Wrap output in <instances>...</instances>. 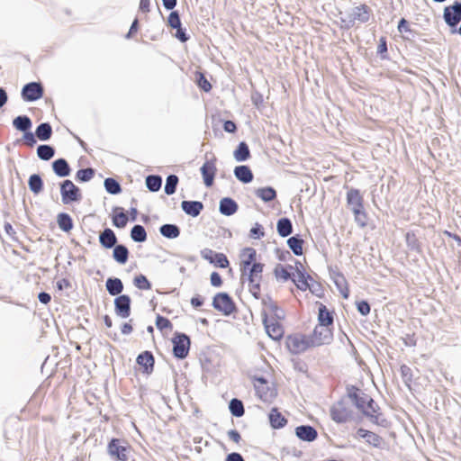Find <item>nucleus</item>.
Returning a JSON list of instances; mask_svg holds the SVG:
<instances>
[{"label": "nucleus", "mask_w": 461, "mask_h": 461, "mask_svg": "<svg viewBox=\"0 0 461 461\" xmlns=\"http://www.w3.org/2000/svg\"><path fill=\"white\" fill-rule=\"evenodd\" d=\"M331 419L337 423H346L355 419V412L349 399L342 398L330 408Z\"/></svg>", "instance_id": "nucleus-1"}, {"label": "nucleus", "mask_w": 461, "mask_h": 461, "mask_svg": "<svg viewBox=\"0 0 461 461\" xmlns=\"http://www.w3.org/2000/svg\"><path fill=\"white\" fill-rule=\"evenodd\" d=\"M371 9L366 5H360L354 7L349 13L340 14L341 27L349 29L354 26L357 21L361 23L368 22L370 18Z\"/></svg>", "instance_id": "nucleus-2"}, {"label": "nucleus", "mask_w": 461, "mask_h": 461, "mask_svg": "<svg viewBox=\"0 0 461 461\" xmlns=\"http://www.w3.org/2000/svg\"><path fill=\"white\" fill-rule=\"evenodd\" d=\"M263 268L264 264L254 263L251 267H249L247 275L243 278H247L249 282V292L256 299L260 297V282L262 280Z\"/></svg>", "instance_id": "nucleus-3"}, {"label": "nucleus", "mask_w": 461, "mask_h": 461, "mask_svg": "<svg viewBox=\"0 0 461 461\" xmlns=\"http://www.w3.org/2000/svg\"><path fill=\"white\" fill-rule=\"evenodd\" d=\"M131 446L121 438H112L107 445V453L116 461H128Z\"/></svg>", "instance_id": "nucleus-4"}, {"label": "nucleus", "mask_w": 461, "mask_h": 461, "mask_svg": "<svg viewBox=\"0 0 461 461\" xmlns=\"http://www.w3.org/2000/svg\"><path fill=\"white\" fill-rule=\"evenodd\" d=\"M173 355L178 359H184L188 356L191 340L185 333H176L172 339Z\"/></svg>", "instance_id": "nucleus-5"}, {"label": "nucleus", "mask_w": 461, "mask_h": 461, "mask_svg": "<svg viewBox=\"0 0 461 461\" xmlns=\"http://www.w3.org/2000/svg\"><path fill=\"white\" fill-rule=\"evenodd\" d=\"M60 194L64 204L78 202L82 198L80 189L68 179L64 180L60 184Z\"/></svg>", "instance_id": "nucleus-6"}, {"label": "nucleus", "mask_w": 461, "mask_h": 461, "mask_svg": "<svg viewBox=\"0 0 461 461\" xmlns=\"http://www.w3.org/2000/svg\"><path fill=\"white\" fill-rule=\"evenodd\" d=\"M310 344L312 347H320L322 345L330 344L332 341V332L326 325H317L313 332L309 336Z\"/></svg>", "instance_id": "nucleus-7"}, {"label": "nucleus", "mask_w": 461, "mask_h": 461, "mask_svg": "<svg viewBox=\"0 0 461 461\" xmlns=\"http://www.w3.org/2000/svg\"><path fill=\"white\" fill-rule=\"evenodd\" d=\"M212 307L224 315H230L236 310L232 298L227 293H218L213 297Z\"/></svg>", "instance_id": "nucleus-8"}, {"label": "nucleus", "mask_w": 461, "mask_h": 461, "mask_svg": "<svg viewBox=\"0 0 461 461\" xmlns=\"http://www.w3.org/2000/svg\"><path fill=\"white\" fill-rule=\"evenodd\" d=\"M362 413L367 417L371 422L382 427H386L387 420L380 412L378 404L372 398H370L368 403L365 406L364 410H362Z\"/></svg>", "instance_id": "nucleus-9"}, {"label": "nucleus", "mask_w": 461, "mask_h": 461, "mask_svg": "<svg viewBox=\"0 0 461 461\" xmlns=\"http://www.w3.org/2000/svg\"><path fill=\"white\" fill-rule=\"evenodd\" d=\"M44 89L40 82H30L23 86L21 95L22 98L26 102H34L41 99L43 95Z\"/></svg>", "instance_id": "nucleus-10"}, {"label": "nucleus", "mask_w": 461, "mask_h": 461, "mask_svg": "<svg viewBox=\"0 0 461 461\" xmlns=\"http://www.w3.org/2000/svg\"><path fill=\"white\" fill-rule=\"evenodd\" d=\"M347 396L359 411H362L368 403L370 396L354 385L347 387Z\"/></svg>", "instance_id": "nucleus-11"}, {"label": "nucleus", "mask_w": 461, "mask_h": 461, "mask_svg": "<svg viewBox=\"0 0 461 461\" xmlns=\"http://www.w3.org/2000/svg\"><path fill=\"white\" fill-rule=\"evenodd\" d=\"M443 18L451 28H456L461 21V2L456 1L452 5L444 8Z\"/></svg>", "instance_id": "nucleus-12"}, {"label": "nucleus", "mask_w": 461, "mask_h": 461, "mask_svg": "<svg viewBox=\"0 0 461 461\" xmlns=\"http://www.w3.org/2000/svg\"><path fill=\"white\" fill-rule=\"evenodd\" d=\"M200 254L203 259L209 261L217 267L226 268L230 265L227 257L223 253H218L211 249L205 248L201 250Z\"/></svg>", "instance_id": "nucleus-13"}, {"label": "nucleus", "mask_w": 461, "mask_h": 461, "mask_svg": "<svg viewBox=\"0 0 461 461\" xmlns=\"http://www.w3.org/2000/svg\"><path fill=\"white\" fill-rule=\"evenodd\" d=\"M200 170L204 185L207 187L212 186L217 171L216 158L212 156L211 159L206 158Z\"/></svg>", "instance_id": "nucleus-14"}, {"label": "nucleus", "mask_w": 461, "mask_h": 461, "mask_svg": "<svg viewBox=\"0 0 461 461\" xmlns=\"http://www.w3.org/2000/svg\"><path fill=\"white\" fill-rule=\"evenodd\" d=\"M287 347L293 354H300L312 345L310 344L309 337L296 335L288 339Z\"/></svg>", "instance_id": "nucleus-15"}, {"label": "nucleus", "mask_w": 461, "mask_h": 461, "mask_svg": "<svg viewBox=\"0 0 461 461\" xmlns=\"http://www.w3.org/2000/svg\"><path fill=\"white\" fill-rule=\"evenodd\" d=\"M267 335L274 340H279L284 335L283 326L274 319H269L266 313L262 319Z\"/></svg>", "instance_id": "nucleus-16"}, {"label": "nucleus", "mask_w": 461, "mask_h": 461, "mask_svg": "<svg viewBox=\"0 0 461 461\" xmlns=\"http://www.w3.org/2000/svg\"><path fill=\"white\" fill-rule=\"evenodd\" d=\"M131 297L121 294L114 299V311L117 316L126 319L131 315Z\"/></svg>", "instance_id": "nucleus-17"}, {"label": "nucleus", "mask_w": 461, "mask_h": 461, "mask_svg": "<svg viewBox=\"0 0 461 461\" xmlns=\"http://www.w3.org/2000/svg\"><path fill=\"white\" fill-rule=\"evenodd\" d=\"M256 381L255 390L262 401L267 402L276 396L275 389H271L267 386V382L264 377H258Z\"/></svg>", "instance_id": "nucleus-18"}, {"label": "nucleus", "mask_w": 461, "mask_h": 461, "mask_svg": "<svg viewBox=\"0 0 461 461\" xmlns=\"http://www.w3.org/2000/svg\"><path fill=\"white\" fill-rule=\"evenodd\" d=\"M347 204L352 212L364 208V198L358 189L350 188L348 191Z\"/></svg>", "instance_id": "nucleus-19"}, {"label": "nucleus", "mask_w": 461, "mask_h": 461, "mask_svg": "<svg viewBox=\"0 0 461 461\" xmlns=\"http://www.w3.org/2000/svg\"><path fill=\"white\" fill-rule=\"evenodd\" d=\"M243 256H245L246 258L241 261L240 265L241 278H244L247 275L249 267H251L254 263H257V251L253 248H245L243 249Z\"/></svg>", "instance_id": "nucleus-20"}, {"label": "nucleus", "mask_w": 461, "mask_h": 461, "mask_svg": "<svg viewBox=\"0 0 461 461\" xmlns=\"http://www.w3.org/2000/svg\"><path fill=\"white\" fill-rule=\"evenodd\" d=\"M239 205L235 200L224 197L220 200L219 211L224 216H231L237 212Z\"/></svg>", "instance_id": "nucleus-21"}, {"label": "nucleus", "mask_w": 461, "mask_h": 461, "mask_svg": "<svg viewBox=\"0 0 461 461\" xmlns=\"http://www.w3.org/2000/svg\"><path fill=\"white\" fill-rule=\"evenodd\" d=\"M295 435L303 441L312 442L316 439L317 430L310 425H301L296 427Z\"/></svg>", "instance_id": "nucleus-22"}, {"label": "nucleus", "mask_w": 461, "mask_h": 461, "mask_svg": "<svg viewBox=\"0 0 461 461\" xmlns=\"http://www.w3.org/2000/svg\"><path fill=\"white\" fill-rule=\"evenodd\" d=\"M357 436L358 438H364L366 443L372 445L375 447H381L383 443V438L379 435L362 428L357 429Z\"/></svg>", "instance_id": "nucleus-23"}, {"label": "nucleus", "mask_w": 461, "mask_h": 461, "mask_svg": "<svg viewBox=\"0 0 461 461\" xmlns=\"http://www.w3.org/2000/svg\"><path fill=\"white\" fill-rule=\"evenodd\" d=\"M181 208L185 214L197 217L203 209V204L200 201H183Z\"/></svg>", "instance_id": "nucleus-24"}, {"label": "nucleus", "mask_w": 461, "mask_h": 461, "mask_svg": "<svg viewBox=\"0 0 461 461\" xmlns=\"http://www.w3.org/2000/svg\"><path fill=\"white\" fill-rule=\"evenodd\" d=\"M99 242L105 249H112L117 245V237L113 230L105 228L99 235Z\"/></svg>", "instance_id": "nucleus-25"}, {"label": "nucleus", "mask_w": 461, "mask_h": 461, "mask_svg": "<svg viewBox=\"0 0 461 461\" xmlns=\"http://www.w3.org/2000/svg\"><path fill=\"white\" fill-rule=\"evenodd\" d=\"M308 279H312L309 275L306 276V274L299 270L297 268L296 274H294L292 277L293 282L296 285V287L302 291H306L309 289L311 292H313L311 285L308 283Z\"/></svg>", "instance_id": "nucleus-26"}, {"label": "nucleus", "mask_w": 461, "mask_h": 461, "mask_svg": "<svg viewBox=\"0 0 461 461\" xmlns=\"http://www.w3.org/2000/svg\"><path fill=\"white\" fill-rule=\"evenodd\" d=\"M52 169L59 177L68 176L71 173L70 166L65 158H58L54 160L52 162Z\"/></svg>", "instance_id": "nucleus-27"}, {"label": "nucleus", "mask_w": 461, "mask_h": 461, "mask_svg": "<svg viewBox=\"0 0 461 461\" xmlns=\"http://www.w3.org/2000/svg\"><path fill=\"white\" fill-rule=\"evenodd\" d=\"M105 287L110 295L119 296L123 291V284L118 277H109L106 280Z\"/></svg>", "instance_id": "nucleus-28"}, {"label": "nucleus", "mask_w": 461, "mask_h": 461, "mask_svg": "<svg viewBox=\"0 0 461 461\" xmlns=\"http://www.w3.org/2000/svg\"><path fill=\"white\" fill-rule=\"evenodd\" d=\"M137 364L143 366L145 372L150 373L154 366V357L151 352L144 351L137 357Z\"/></svg>", "instance_id": "nucleus-29"}, {"label": "nucleus", "mask_w": 461, "mask_h": 461, "mask_svg": "<svg viewBox=\"0 0 461 461\" xmlns=\"http://www.w3.org/2000/svg\"><path fill=\"white\" fill-rule=\"evenodd\" d=\"M234 176L238 180L244 184H249L253 180V173L248 166L240 165L234 168Z\"/></svg>", "instance_id": "nucleus-30"}, {"label": "nucleus", "mask_w": 461, "mask_h": 461, "mask_svg": "<svg viewBox=\"0 0 461 461\" xmlns=\"http://www.w3.org/2000/svg\"><path fill=\"white\" fill-rule=\"evenodd\" d=\"M268 418L270 425L273 429H281L287 423V420L276 408H273L271 410Z\"/></svg>", "instance_id": "nucleus-31"}, {"label": "nucleus", "mask_w": 461, "mask_h": 461, "mask_svg": "<svg viewBox=\"0 0 461 461\" xmlns=\"http://www.w3.org/2000/svg\"><path fill=\"white\" fill-rule=\"evenodd\" d=\"M160 234L167 239H176L180 235V228L176 224L166 223L159 227Z\"/></svg>", "instance_id": "nucleus-32"}, {"label": "nucleus", "mask_w": 461, "mask_h": 461, "mask_svg": "<svg viewBox=\"0 0 461 461\" xmlns=\"http://www.w3.org/2000/svg\"><path fill=\"white\" fill-rule=\"evenodd\" d=\"M113 259L121 265L125 264L129 258V249L125 245L117 244L113 251Z\"/></svg>", "instance_id": "nucleus-33"}, {"label": "nucleus", "mask_w": 461, "mask_h": 461, "mask_svg": "<svg viewBox=\"0 0 461 461\" xmlns=\"http://www.w3.org/2000/svg\"><path fill=\"white\" fill-rule=\"evenodd\" d=\"M257 197L265 203H269L276 198V191L271 186L260 187L255 190Z\"/></svg>", "instance_id": "nucleus-34"}, {"label": "nucleus", "mask_w": 461, "mask_h": 461, "mask_svg": "<svg viewBox=\"0 0 461 461\" xmlns=\"http://www.w3.org/2000/svg\"><path fill=\"white\" fill-rule=\"evenodd\" d=\"M276 230L279 236L285 238L293 232V224L289 218L284 217L277 221Z\"/></svg>", "instance_id": "nucleus-35"}, {"label": "nucleus", "mask_w": 461, "mask_h": 461, "mask_svg": "<svg viewBox=\"0 0 461 461\" xmlns=\"http://www.w3.org/2000/svg\"><path fill=\"white\" fill-rule=\"evenodd\" d=\"M14 127L23 133L30 131L32 126V120L27 115H19L13 121Z\"/></svg>", "instance_id": "nucleus-36"}, {"label": "nucleus", "mask_w": 461, "mask_h": 461, "mask_svg": "<svg viewBox=\"0 0 461 461\" xmlns=\"http://www.w3.org/2000/svg\"><path fill=\"white\" fill-rule=\"evenodd\" d=\"M36 137L41 141H47L52 135V127L49 122H42L38 125L35 131Z\"/></svg>", "instance_id": "nucleus-37"}, {"label": "nucleus", "mask_w": 461, "mask_h": 461, "mask_svg": "<svg viewBox=\"0 0 461 461\" xmlns=\"http://www.w3.org/2000/svg\"><path fill=\"white\" fill-rule=\"evenodd\" d=\"M57 222L59 229L65 232H68L73 229V220L67 212H60L57 216Z\"/></svg>", "instance_id": "nucleus-38"}, {"label": "nucleus", "mask_w": 461, "mask_h": 461, "mask_svg": "<svg viewBox=\"0 0 461 461\" xmlns=\"http://www.w3.org/2000/svg\"><path fill=\"white\" fill-rule=\"evenodd\" d=\"M233 156L234 158L239 162L248 160L250 157V151L248 144L244 141L240 142L233 153Z\"/></svg>", "instance_id": "nucleus-39"}, {"label": "nucleus", "mask_w": 461, "mask_h": 461, "mask_svg": "<svg viewBox=\"0 0 461 461\" xmlns=\"http://www.w3.org/2000/svg\"><path fill=\"white\" fill-rule=\"evenodd\" d=\"M303 240L298 235L292 236L287 240V245L295 256L303 255Z\"/></svg>", "instance_id": "nucleus-40"}, {"label": "nucleus", "mask_w": 461, "mask_h": 461, "mask_svg": "<svg viewBox=\"0 0 461 461\" xmlns=\"http://www.w3.org/2000/svg\"><path fill=\"white\" fill-rule=\"evenodd\" d=\"M318 321L319 325H326L327 327L333 323V316L331 312H330L323 304H321L319 307Z\"/></svg>", "instance_id": "nucleus-41"}, {"label": "nucleus", "mask_w": 461, "mask_h": 461, "mask_svg": "<svg viewBox=\"0 0 461 461\" xmlns=\"http://www.w3.org/2000/svg\"><path fill=\"white\" fill-rule=\"evenodd\" d=\"M131 238L135 242H144L147 240V232L142 225L136 224L131 230Z\"/></svg>", "instance_id": "nucleus-42"}, {"label": "nucleus", "mask_w": 461, "mask_h": 461, "mask_svg": "<svg viewBox=\"0 0 461 461\" xmlns=\"http://www.w3.org/2000/svg\"><path fill=\"white\" fill-rule=\"evenodd\" d=\"M28 185L30 190L35 194H40L43 189V181L40 175L33 174L29 177Z\"/></svg>", "instance_id": "nucleus-43"}, {"label": "nucleus", "mask_w": 461, "mask_h": 461, "mask_svg": "<svg viewBox=\"0 0 461 461\" xmlns=\"http://www.w3.org/2000/svg\"><path fill=\"white\" fill-rule=\"evenodd\" d=\"M54 155H55V149L50 145L42 144V145L38 146V148H37V156L41 160L48 161V160L51 159L54 157Z\"/></svg>", "instance_id": "nucleus-44"}, {"label": "nucleus", "mask_w": 461, "mask_h": 461, "mask_svg": "<svg viewBox=\"0 0 461 461\" xmlns=\"http://www.w3.org/2000/svg\"><path fill=\"white\" fill-rule=\"evenodd\" d=\"M229 409L230 413L237 418L243 416L245 413L243 402L237 398L230 400L229 403Z\"/></svg>", "instance_id": "nucleus-45"}, {"label": "nucleus", "mask_w": 461, "mask_h": 461, "mask_svg": "<svg viewBox=\"0 0 461 461\" xmlns=\"http://www.w3.org/2000/svg\"><path fill=\"white\" fill-rule=\"evenodd\" d=\"M162 177L158 175H149L146 177V186L150 192H158L161 188Z\"/></svg>", "instance_id": "nucleus-46"}, {"label": "nucleus", "mask_w": 461, "mask_h": 461, "mask_svg": "<svg viewBox=\"0 0 461 461\" xmlns=\"http://www.w3.org/2000/svg\"><path fill=\"white\" fill-rule=\"evenodd\" d=\"M104 188L107 193L111 194H118L122 192V187L120 183L113 178V177H107L104 179Z\"/></svg>", "instance_id": "nucleus-47"}, {"label": "nucleus", "mask_w": 461, "mask_h": 461, "mask_svg": "<svg viewBox=\"0 0 461 461\" xmlns=\"http://www.w3.org/2000/svg\"><path fill=\"white\" fill-rule=\"evenodd\" d=\"M178 184V176L176 175H169L166 179L164 191L167 194L171 195L176 193Z\"/></svg>", "instance_id": "nucleus-48"}, {"label": "nucleus", "mask_w": 461, "mask_h": 461, "mask_svg": "<svg viewBox=\"0 0 461 461\" xmlns=\"http://www.w3.org/2000/svg\"><path fill=\"white\" fill-rule=\"evenodd\" d=\"M95 176V169L92 167H86L79 169L77 172L76 177L81 182H87L91 180Z\"/></svg>", "instance_id": "nucleus-49"}, {"label": "nucleus", "mask_w": 461, "mask_h": 461, "mask_svg": "<svg viewBox=\"0 0 461 461\" xmlns=\"http://www.w3.org/2000/svg\"><path fill=\"white\" fill-rule=\"evenodd\" d=\"M118 209L121 210V212L113 217V224L117 228H124L128 222V216L123 212L122 208Z\"/></svg>", "instance_id": "nucleus-50"}, {"label": "nucleus", "mask_w": 461, "mask_h": 461, "mask_svg": "<svg viewBox=\"0 0 461 461\" xmlns=\"http://www.w3.org/2000/svg\"><path fill=\"white\" fill-rule=\"evenodd\" d=\"M262 304H263V310H262V312H261V315H262V319L264 318V313L267 314V316L268 317V314L269 312L272 311V310H276V302L268 295L265 296L263 299H262Z\"/></svg>", "instance_id": "nucleus-51"}, {"label": "nucleus", "mask_w": 461, "mask_h": 461, "mask_svg": "<svg viewBox=\"0 0 461 461\" xmlns=\"http://www.w3.org/2000/svg\"><path fill=\"white\" fill-rule=\"evenodd\" d=\"M134 285L140 290L151 289V284L144 275H139L133 279Z\"/></svg>", "instance_id": "nucleus-52"}, {"label": "nucleus", "mask_w": 461, "mask_h": 461, "mask_svg": "<svg viewBox=\"0 0 461 461\" xmlns=\"http://www.w3.org/2000/svg\"><path fill=\"white\" fill-rule=\"evenodd\" d=\"M330 276L338 289L348 287L347 280L343 274L339 271H333Z\"/></svg>", "instance_id": "nucleus-53"}, {"label": "nucleus", "mask_w": 461, "mask_h": 461, "mask_svg": "<svg viewBox=\"0 0 461 461\" xmlns=\"http://www.w3.org/2000/svg\"><path fill=\"white\" fill-rule=\"evenodd\" d=\"M352 212L354 213L355 221L357 223V225L362 228L366 226L367 215L364 208L354 211Z\"/></svg>", "instance_id": "nucleus-54"}, {"label": "nucleus", "mask_w": 461, "mask_h": 461, "mask_svg": "<svg viewBox=\"0 0 461 461\" xmlns=\"http://www.w3.org/2000/svg\"><path fill=\"white\" fill-rule=\"evenodd\" d=\"M274 273H275V276L276 279H281L283 281H287L289 280L291 277V275L290 273L287 271V269L285 267H284L283 266L281 265H277L274 270Z\"/></svg>", "instance_id": "nucleus-55"}, {"label": "nucleus", "mask_w": 461, "mask_h": 461, "mask_svg": "<svg viewBox=\"0 0 461 461\" xmlns=\"http://www.w3.org/2000/svg\"><path fill=\"white\" fill-rule=\"evenodd\" d=\"M196 83L198 86L204 92H209L212 89V85L207 80L203 73H198L196 77Z\"/></svg>", "instance_id": "nucleus-56"}, {"label": "nucleus", "mask_w": 461, "mask_h": 461, "mask_svg": "<svg viewBox=\"0 0 461 461\" xmlns=\"http://www.w3.org/2000/svg\"><path fill=\"white\" fill-rule=\"evenodd\" d=\"M167 23L168 25L173 29L178 28L182 25L180 16L177 11H172L169 14Z\"/></svg>", "instance_id": "nucleus-57"}, {"label": "nucleus", "mask_w": 461, "mask_h": 461, "mask_svg": "<svg viewBox=\"0 0 461 461\" xmlns=\"http://www.w3.org/2000/svg\"><path fill=\"white\" fill-rule=\"evenodd\" d=\"M265 236V232L263 227L259 223H255L254 226L249 230V237L251 239L258 240Z\"/></svg>", "instance_id": "nucleus-58"}, {"label": "nucleus", "mask_w": 461, "mask_h": 461, "mask_svg": "<svg viewBox=\"0 0 461 461\" xmlns=\"http://www.w3.org/2000/svg\"><path fill=\"white\" fill-rule=\"evenodd\" d=\"M156 326L158 330H163L166 329H171L172 323L167 318L158 315L156 318Z\"/></svg>", "instance_id": "nucleus-59"}, {"label": "nucleus", "mask_w": 461, "mask_h": 461, "mask_svg": "<svg viewBox=\"0 0 461 461\" xmlns=\"http://www.w3.org/2000/svg\"><path fill=\"white\" fill-rule=\"evenodd\" d=\"M356 305H357V309L358 312L362 316H366L369 314L371 308H370V304L366 301L363 300V301L357 302Z\"/></svg>", "instance_id": "nucleus-60"}, {"label": "nucleus", "mask_w": 461, "mask_h": 461, "mask_svg": "<svg viewBox=\"0 0 461 461\" xmlns=\"http://www.w3.org/2000/svg\"><path fill=\"white\" fill-rule=\"evenodd\" d=\"M397 28H398L399 32H401V33L407 32L411 35L413 34V31L411 29V27L409 25V22L404 18H402L399 21Z\"/></svg>", "instance_id": "nucleus-61"}, {"label": "nucleus", "mask_w": 461, "mask_h": 461, "mask_svg": "<svg viewBox=\"0 0 461 461\" xmlns=\"http://www.w3.org/2000/svg\"><path fill=\"white\" fill-rule=\"evenodd\" d=\"M36 135L28 131L23 133V140L27 146L33 147L36 144Z\"/></svg>", "instance_id": "nucleus-62"}, {"label": "nucleus", "mask_w": 461, "mask_h": 461, "mask_svg": "<svg viewBox=\"0 0 461 461\" xmlns=\"http://www.w3.org/2000/svg\"><path fill=\"white\" fill-rule=\"evenodd\" d=\"M401 374L405 383L411 381V369L406 365L401 366Z\"/></svg>", "instance_id": "nucleus-63"}, {"label": "nucleus", "mask_w": 461, "mask_h": 461, "mask_svg": "<svg viewBox=\"0 0 461 461\" xmlns=\"http://www.w3.org/2000/svg\"><path fill=\"white\" fill-rule=\"evenodd\" d=\"M176 38L179 40L181 42H186L189 40V36L186 34L185 30L182 28V25L178 28H176Z\"/></svg>", "instance_id": "nucleus-64"}]
</instances>
